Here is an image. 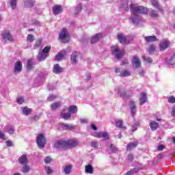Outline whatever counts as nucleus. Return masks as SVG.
<instances>
[{
  "label": "nucleus",
  "mask_w": 175,
  "mask_h": 175,
  "mask_svg": "<svg viewBox=\"0 0 175 175\" xmlns=\"http://www.w3.org/2000/svg\"><path fill=\"white\" fill-rule=\"evenodd\" d=\"M166 63L167 65H175V53H171L166 59Z\"/></svg>",
  "instance_id": "ddd939ff"
},
{
  "label": "nucleus",
  "mask_w": 175,
  "mask_h": 175,
  "mask_svg": "<svg viewBox=\"0 0 175 175\" xmlns=\"http://www.w3.org/2000/svg\"><path fill=\"white\" fill-rule=\"evenodd\" d=\"M142 58L144 61H146L148 64H151V62H152V59H151V57H146V56H143Z\"/></svg>",
  "instance_id": "603ef678"
},
{
  "label": "nucleus",
  "mask_w": 175,
  "mask_h": 175,
  "mask_svg": "<svg viewBox=\"0 0 175 175\" xmlns=\"http://www.w3.org/2000/svg\"><path fill=\"white\" fill-rule=\"evenodd\" d=\"M117 94H119L120 95L121 98H126V92H125V90L122 88H117L115 90Z\"/></svg>",
  "instance_id": "6ab92c4d"
},
{
  "label": "nucleus",
  "mask_w": 175,
  "mask_h": 175,
  "mask_svg": "<svg viewBox=\"0 0 175 175\" xmlns=\"http://www.w3.org/2000/svg\"><path fill=\"white\" fill-rule=\"evenodd\" d=\"M120 77H128L129 76H131V71L128 70H124L120 72Z\"/></svg>",
  "instance_id": "473e14b6"
},
{
  "label": "nucleus",
  "mask_w": 175,
  "mask_h": 175,
  "mask_svg": "<svg viewBox=\"0 0 175 175\" xmlns=\"http://www.w3.org/2000/svg\"><path fill=\"white\" fill-rule=\"evenodd\" d=\"M59 39L61 40L62 43H68V42L70 39V36H69V32L66 29H63L59 33Z\"/></svg>",
  "instance_id": "f03ea898"
},
{
  "label": "nucleus",
  "mask_w": 175,
  "mask_h": 175,
  "mask_svg": "<svg viewBox=\"0 0 175 175\" xmlns=\"http://www.w3.org/2000/svg\"><path fill=\"white\" fill-rule=\"evenodd\" d=\"M36 143L40 148H44V146H46V138H44L42 134L37 136Z\"/></svg>",
  "instance_id": "423d86ee"
},
{
  "label": "nucleus",
  "mask_w": 175,
  "mask_h": 175,
  "mask_svg": "<svg viewBox=\"0 0 175 175\" xmlns=\"http://www.w3.org/2000/svg\"><path fill=\"white\" fill-rule=\"evenodd\" d=\"M61 106L60 102H57L51 105V110H55V109H58Z\"/></svg>",
  "instance_id": "4c0bfd02"
},
{
  "label": "nucleus",
  "mask_w": 175,
  "mask_h": 175,
  "mask_svg": "<svg viewBox=\"0 0 175 175\" xmlns=\"http://www.w3.org/2000/svg\"><path fill=\"white\" fill-rule=\"evenodd\" d=\"M55 148H66V141L59 140L54 143Z\"/></svg>",
  "instance_id": "9d476101"
},
{
  "label": "nucleus",
  "mask_w": 175,
  "mask_h": 175,
  "mask_svg": "<svg viewBox=\"0 0 175 175\" xmlns=\"http://www.w3.org/2000/svg\"><path fill=\"white\" fill-rule=\"evenodd\" d=\"M140 124L138 122H135L134 124L131 126V131L136 132L137 131V126H139Z\"/></svg>",
  "instance_id": "ea45409f"
},
{
  "label": "nucleus",
  "mask_w": 175,
  "mask_h": 175,
  "mask_svg": "<svg viewBox=\"0 0 175 175\" xmlns=\"http://www.w3.org/2000/svg\"><path fill=\"white\" fill-rule=\"evenodd\" d=\"M171 116L175 117V105L172 108Z\"/></svg>",
  "instance_id": "13d9d810"
},
{
  "label": "nucleus",
  "mask_w": 175,
  "mask_h": 175,
  "mask_svg": "<svg viewBox=\"0 0 175 175\" xmlns=\"http://www.w3.org/2000/svg\"><path fill=\"white\" fill-rule=\"evenodd\" d=\"M80 122L81 124H87V122H88V120L87 119H81Z\"/></svg>",
  "instance_id": "e2e57ef3"
},
{
  "label": "nucleus",
  "mask_w": 175,
  "mask_h": 175,
  "mask_svg": "<svg viewBox=\"0 0 175 175\" xmlns=\"http://www.w3.org/2000/svg\"><path fill=\"white\" fill-rule=\"evenodd\" d=\"M44 162L45 163H50V162H51V157H46L45 159H44Z\"/></svg>",
  "instance_id": "6e6d98bb"
},
{
  "label": "nucleus",
  "mask_w": 175,
  "mask_h": 175,
  "mask_svg": "<svg viewBox=\"0 0 175 175\" xmlns=\"http://www.w3.org/2000/svg\"><path fill=\"white\" fill-rule=\"evenodd\" d=\"M0 139H1V140H5V135L2 131H0Z\"/></svg>",
  "instance_id": "680f3d73"
},
{
  "label": "nucleus",
  "mask_w": 175,
  "mask_h": 175,
  "mask_svg": "<svg viewBox=\"0 0 175 175\" xmlns=\"http://www.w3.org/2000/svg\"><path fill=\"white\" fill-rule=\"evenodd\" d=\"M128 159H129V161H133V156L132 154H129V155L128 156Z\"/></svg>",
  "instance_id": "338daca9"
},
{
  "label": "nucleus",
  "mask_w": 175,
  "mask_h": 175,
  "mask_svg": "<svg viewBox=\"0 0 175 175\" xmlns=\"http://www.w3.org/2000/svg\"><path fill=\"white\" fill-rule=\"evenodd\" d=\"M123 9L124 10H128L129 8H128V2H125L124 5L122 6Z\"/></svg>",
  "instance_id": "052dcab7"
},
{
  "label": "nucleus",
  "mask_w": 175,
  "mask_h": 175,
  "mask_svg": "<svg viewBox=\"0 0 175 175\" xmlns=\"http://www.w3.org/2000/svg\"><path fill=\"white\" fill-rule=\"evenodd\" d=\"M139 75H140V76H144V70H139Z\"/></svg>",
  "instance_id": "69168bd1"
},
{
  "label": "nucleus",
  "mask_w": 175,
  "mask_h": 175,
  "mask_svg": "<svg viewBox=\"0 0 175 175\" xmlns=\"http://www.w3.org/2000/svg\"><path fill=\"white\" fill-rule=\"evenodd\" d=\"M18 162L21 163V165H28L29 163L28 161V157H27V155L25 154H23L19 157Z\"/></svg>",
  "instance_id": "f3484780"
},
{
  "label": "nucleus",
  "mask_w": 175,
  "mask_h": 175,
  "mask_svg": "<svg viewBox=\"0 0 175 175\" xmlns=\"http://www.w3.org/2000/svg\"><path fill=\"white\" fill-rule=\"evenodd\" d=\"M85 173L86 174H92L94 173V167L91 165H87L85 167Z\"/></svg>",
  "instance_id": "393cba45"
},
{
  "label": "nucleus",
  "mask_w": 175,
  "mask_h": 175,
  "mask_svg": "<svg viewBox=\"0 0 175 175\" xmlns=\"http://www.w3.org/2000/svg\"><path fill=\"white\" fill-rule=\"evenodd\" d=\"M150 15L151 16V17H153V18H155V17H158V13L156 12L155 10H152L150 12Z\"/></svg>",
  "instance_id": "de8ad7c7"
},
{
  "label": "nucleus",
  "mask_w": 175,
  "mask_h": 175,
  "mask_svg": "<svg viewBox=\"0 0 175 175\" xmlns=\"http://www.w3.org/2000/svg\"><path fill=\"white\" fill-rule=\"evenodd\" d=\"M130 10L132 13L131 20L136 25H139L140 21H142V16L139 14H148V9L137 4H131Z\"/></svg>",
  "instance_id": "f257e3e1"
},
{
  "label": "nucleus",
  "mask_w": 175,
  "mask_h": 175,
  "mask_svg": "<svg viewBox=\"0 0 175 175\" xmlns=\"http://www.w3.org/2000/svg\"><path fill=\"white\" fill-rule=\"evenodd\" d=\"M64 57H65V51H60L56 55L55 57V61H62V59H64Z\"/></svg>",
  "instance_id": "5701e85b"
},
{
  "label": "nucleus",
  "mask_w": 175,
  "mask_h": 175,
  "mask_svg": "<svg viewBox=\"0 0 175 175\" xmlns=\"http://www.w3.org/2000/svg\"><path fill=\"white\" fill-rule=\"evenodd\" d=\"M53 14H55V16H57V14H60V13H62V6L55 5L53 8Z\"/></svg>",
  "instance_id": "412c9836"
},
{
  "label": "nucleus",
  "mask_w": 175,
  "mask_h": 175,
  "mask_svg": "<svg viewBox=\"0 0 175 175\" xmlns=\"http://www.w3.org/2000/svg\"><path fill=\"white\" fill-rule=\"evenodd\" d=\"M91 146L93 147L94 148H98V142H92L91 143Z\"/></svg>",
  "instance_id": "4d7b16f0"
},
{
  "label": "nucleus",
  "mask_w": 175,
  "mask_h": 175,
  "mask_svg": "<svg viewBox=\"0 0 175 175\" xmlns=\"http://www.w3.org/2000/svg\"><path fill=\"white\" fill-rule=\"evenodd\" d=\"M22 113L24 116H29L32 113V109L28 107H25L22 109Z\"/></svg>",
  "instance_id": "a878e982"
},
{
  "label": "nucleus",
  "mask_w": 175,
  "mask_h": 175,
  "mask_svg": "<svg viewBox=\"0 0 175 175\" xmlns=\"http://www.w3.org/2000/svg\"><path fill=\"white\" fill-rule=\"evenodd\" d=\"M57 98V95H55V94H52V95H50L47 99L49 102H51V100H54V99H56Z\"/></svg>",
  "instance_id": "3c124183"
},
{
  "label": "nucleus",
  "mask_w": 175,
  "mask_h": 175,
  "mask_svg": "<svg viewBox=\"0 0 175 175\" xmlns=\"http://www.w3.org/2000/svg\"><path fill=\"white\" fill-rule=\"evenodd\" d=\"M167 101L169 103H175V97L174 96H170L167 98Z\"/></svg>",
  "instance_id": "a18cd8bd"
},
{
  "label": "nucleus",
  "mask_w": 175,
  "mask_h": 175,
  "mask_svg": "<svg viewBox=\"0 0 175 175\" xmlns=\"http://www.w3.org/2000/svg\"><path fill=\"white\" fill-rule=\"evenodd\" d=\"M103 38V34L99 33L97 34H95L91 39V43L92 44H95L97 42H99L100 38Z\"/></svg>",
  "instance_id": "dca6fc26"
},
{
  "label": "nucleus",
  "mask_w": 175,
  "mask_h": 175,
  "mask_svg": "<svg viewBox=\"0 0 175 175\" xmlns=\"http://www.w3.org/2000/svg\"><path fill=\"white\" fill-rule=\"evenodd\" d=\"M21 70H23V63L17 61L14 64V72L17 75V73H21Z\"/></svg>",
  "instance_id": "1a4fd4ad"
},
{
  "label": "nucleus",
  "mask_w": 175,
  "mask_h": 175,
  "mask_svg": "<svg viewBox=\"0 0 175 175\" xmlns=\"http://www.w3.org/2000/svg\"><path fill=\"white\" fill-rule=\"evenodd\" d=\"M118 39L120 43H122V44H128V43H129V41H128V37L124 36L123 33H118Z\"/></svg>",
  "instance_id": "9b49d317"
},
{
  "label": "nucleus",
  "mask_w": 175,
  "mask_h": 175,
  "mask_svg": "<svg viewBox=\"0 0 175 175\" xmlns=\"http://www.w3.org/2000/svg\"><path fill=\"white\" fill-rule=\"evenodd\" d=\"M147 102V94L146 93H142L139 98V104L144 105Z\"/></svg>",
  "instance_id": "bb28decb"
},
{
  "label": "nucleus",
  "mask_w": 175,
  "mask_h": 175,
  "mask_svg": "<svg viewBox=\"0 0 175 175\" xmlns=\"http://www.w3.org/2000/svg\"><path fill=\"white\" fill-rule=\"evenodd\" d=\"M68 113L70 114H76L77 113V106L71 105L68 107Z\"/></svg>",
  "instance_id": "7c9ffc66"
},
{
  "label": "nucleus",
  "mask_w": 175,
  "mask_h": 175,
  "mask_svg": "<svg viewBox=\"0 0 175 175\" xmlns=\"http://www.w3.org/2000/svg\"><path fill=\"white\" fill-rule=\"evenodd\" d=\"M5 143L8 147H12L13 146V142L11 141H6Z\"/></svg>",
  "instance_id": "bf43d9fd"
},
{
  "label": "nucleus",
  "mask_w": 175,
  "mask_h": 175,
  "mask_svg": "<svg viewBox=\"0 0 175 175\" xmlns=\"http://www.w3.org/2000/svg\"><path fill=\"white\" fill-rule=\"evenodd\" d=\"M32 65H33V60L29 59L27 62V69H31L32 68Z\"/></svg>",
  "instance_id": "49530a36"
},
{
  "label": "nucleus",
  "mask_w": 175,
  "mask_h": 175,
  "mask_svg": "<svg viewBox=\"0 0 175 175\" xmlns=\"http://www.w3.org/2000/svg\"><path fill=\"white\" fill-rule=\"evenodd\" d=\"M10 3L12 9H16V6L17 5V0H10Z\"/></svg>",
  "instance_id": "79ce46f5"
},
{
  "label": "nucleus",
  "mask_w": 175,
  "mask_h": 175,
  "mask_svg": "<svg viewBox=\"0 0 175 175\" xmlns=\"http://www.w3.org/2000/svg\"><path fill=\"white\" fill-rule=\"evenodd\" d=\"M1 39L5 43H9L14 40L13 36H12V33H10V31L9 30H3L1 31Z\"/></svg>",
  "instance_id": "7ed1b4c3"
},
{
  "label": "nucleus",
  "mask_w": 175,
  "mask_h": 175,
  "mask_svg": "<svg viewBox=\"0 0 175 175\" xmlns=\"http://www.w3.org/2000/svg\"><path fill=\"white\" fill-rule=\"evenodd\" d=\"M25 6H26V8H32V6H33V2L32 0H27L25 1Z\"/></svg>",
  "instance_id": "58836bf2"
},
{
  "label": "nucleus",
  "mask_w": 175,
  "mask_h": 175,
  "mask_svg": "<svg viewBox=\"0 0 175 175\" xmlns=\"http://www.w3.org/2000/svg\"><path fill=\"white\" fill-rule=\"evenodd\" d=\"M79 146V140L77 139H70L66 141V148H75Z\"/></svg>",
  "instance_id": "6e6552de"
},
{
  "label": "nucleus",
  "mask_w": 175,
  "mask_h": 175,
  "mask_svg": "<svg viewBox=\"0 0 175 175\" xmlns=\"http://www.w3.org/2000/svg\"><path fill=\"white\" fill-rule=\"evenodd\" d=\"M27 42H33V36L32 34H29L27 37Z\"/></svg>",
  "instance_id": "864d4df0"
},
{
  "label": "nucleus",
  "mask_w": 175,
  "mask_h": 175,
  "mask_svg": "<svg viewBox=\"0 0 175 175\" xmlns=\"http://www.w3.org/2000/svg\"><path fill=\"white\" fill-rule=\"evenodd\" d=\"M81 12V5H79L76 8L75 11V14H79Z\"/></svg>",
  "instance_id": "8fccbe9b"
},
{
  "label": "nucleus",
  "mask_w": 175,
  "mask_h": 175,
  "mask_svg": "<svg viewBox=\"0 0 175 175\" xmlns=\"http://www.w3.org/2000/svg\"><path fill=\"white\" fill-rule=\"evenodd\" d=\"M91 135L94 136V137H97V139H103V140L105 141L109 140V139L110 138L109 133L106 131L100 133L94 132L91 133Z\"/></svg>",
  "instance_id": "39448f33"
},
{
  "label": "nucleus",
  "mask_w": 175,
  "mask_h": 175,
  "mask_svg": "<svg viewBox=\"0 0 175 175\" xmlns=\"http://www.w3.org/2000/svg\"><path fill=\"white\" fill-rule=\"evenodd\" d=\"M136 147H137V142L129 144L126 150L127 151H131V150H133V148H136Z\"/></svg>",
  "instance_id": "c756f323"
},
{
  "label": "nucleus",
  "mask_w": 175,
  "mask_h": 175,
  "mask_svg": "<svg viewBox=\"0 0 175 175\" xmlns=\"http://www.w3.org/2000/svg\"><path fill=\"white\" fill-rule=\"evenodd\" d=\"M144 40H146V42L148 43H151V42H157V40H158L157 36H144Z\"/></svg>",
  "instance_id": "b1692460"
},
{
  "label": "nucleus",
  "mask_w": 175,
  "mask_h": 175,
  "mask_svg": "<svg viewBox=\"0 0 175 175\" xmlns=\"http://www.w3.org/2000/svg\"><path fill=\"white\" fill-rule=\"evenodd\" d=\"M151 3L154 6V8H156V9H158L160 12H162V8L161 7V5H159L158 0H151Z\"/></svg>",
  "instance_id": "cd10ccee"
},
{
  "label": "nucleus",
  "mask_w": 175,
  "mask_h": 175,
  "mask_svg": "<svg viewBox=\"0 0 175 175\" xmlns=\"http://www.w3.org/2000/svg\"><path fill=\"white\" fill-rule=\"evenodd\" d=\"M60 129H63L64 131H66L68 129H75V126L72 124H66L64 123H61L59 124Z\"/></svg>",
  "instance_id": "4be33fe9"
},
{
  "label": "nucleus",
  "mask_w": 175,
  "mask_h": 175,
  "mask_svg": "<svg viewBox=\"0 0 175 175\" xmlns=\"http://www.w3.org/2000/svg\"><path fill=\"white\" fill-rule=\"evenodd\" d=\"M129 107L132 117H135V114H136V103L133 100H130Z\"/></svg>",
  "instance_id": "4468645a"
},
{
  "label": "nucleus",
  "mask_w": 175,
  "mask_h": 175,
  "mask_svg": "<svg viewBox=\"0 0 175 175\" xmlns=\"http://www.w3.org/2000/svg\"><path fill=\"white\" fill-rule=\"evenodd\" d=\"M4 131L5 132L9 133V135H13V133H14V127L10 124H7L4 127Z\"/></svg>",
  "instance_id": "aec40b11"
},
{
  "label": "nucleus",
  "mask_w": 175,
  "mask_h": 175,
  "mask_svg": "<svg viewBox=\"0 0 175 175\" xmlns=\"http://www.w3.org/2000/svg\"><path fill=\"white\" fill-rule=\"evenodd\" d=\"M132 64L133 66H135V68H140L142 66V62H140V59H139V57H137V56H133L132 59Z\"/></svg>",
  "instance_id": "2eb2a0df"
},
{
  "label": "nucleus",
  "mask_w": 175,
  "mask_h": 175,
  "mask_svg": "<svg viewBox=\"0 0 175 175\" xmlns=\"http://www.w3.org/2000/svg\"><path fill=\"white\" fill-rule=\"evenodd\" d=\"M159 46L161 51H163L170 46V42L167 40H163L160 42Z\"/></svg>",
  "instance_id": "f8f14e48"
},
{
  "label": "nucleus",
  "mask_w": 175,
  "mask_h": 175,
  "mask_svg": "<svg viewBox=\"0 0 175 175\" xmlns=\"http://www.w3.org/2000/svg\"><path fill=\"white\" fill-rule=\"evenodd\" d=\"M61 117L64 118V120H70V113L69 112H62Z\"/></svg>",
  "instance_id": "f704fd0d"
},
{
  "label": "nucleus",
  "mask_w": 175,
  "mask_h": 175,
  "mask_svg": "<svg viewBox=\"0 0 175 175\" xmlns=\"http://www.w3.org/2000/svg\"><path fill=\"white\" fill-rule=\"evenodd\" d=\"M126 175H132L133 174V171H129L126 173Z\"/></svg>",
  "instance_id": "774afa93"
},
{
  "label": "nucleus",
  "mask_w": 175,
  "mask_h": 175,
  "mask_svg": "<svg viewBox=\"0 0 175 175\" xmlns=\"http://www.w3.org/2000/svg\"><path fill=\"white\" fill-rule=\"evenodd\" d=\"M116 125L117 128H120V129H122L123 131H125V129H126V126H124L122 120H117L116 122Z\"/></svg>",
  "instance_id": "2f4dec72"
},
{
  "label": "nucleus",
  "mask_w": 175,
  "mask_h": 175,
  "mask_svg": "<svg viewBox=\"0 0 175 175\" xmlns=\"http://www.w3.org/2000/svg\"><path fill=\"white\" fill-rule=\"evenodd\" d=\"M150 129H152V131H156V129H158V124L157 123V122H151L150 123Z\"/></svg>",
  "instance_id": "c9c22d12"
},
{
  "label": "nucleus",
  "mask_w": 175,
  "mask_h": 175,
  "mask_svg": "<svg viewBox=\"0 0 175 175\" xmlns=\"http://www.w3.org/2000/svg\"><path fill=\"white\" fill-rule=\"evenodd\" d=\"M110 150L112 151V152H117V148H116V146H114L113 144H111Z\"/></svg>",
  "instance_id": "5fc2aeb1"
},
{
  "label": "nucleus",
  "mask_w": 175,
  "mask_h": 175,
  "mask_svg": "<svg viewBox=\"0 0 175 175\" xmlns=\"http://www.w3.org/2000/svg\"><path fill=\"white\" fill-rule=\"evenodd\" d=\"M45 172H46V174H52L53 170L50 167H46Z\"/></svg>",
  "instance_id": "09e8293b"
},
{
  "label": "nucleus",
  "mask_w": 175,
  "mask_h": 175,
  "mask_svg": "<svg viewBox=\"0 0 175 175\" xmlns=\"http://www.w3.org/2000/svg\"><path fill=\"white\" fill-rule=\"evenodd\" d=\"M53 72L55 75H59V73H62V72H64V68L60 67L59 64H55L53 66Z\"/></svg>",
  "instance_id": "a211bd4d"
},
{
  "label": "nucleus",
  "mask_w": 175,
  "mask_h": 175,
  "mask_svg": "<svg viewBox=\"0 0 175 175\" xmlns=\"http://www.w3.org/2000/svg\"><path fill=\"white\" fill-rule=\"evenodd\" d=\"M38 61H44L47 58V55L43 52H40L37 56Z\"/></svg>",
  "instance_id": "c85d7f7f"
},
{
  "label": "nucleus",
  "mask_w": 175,
  "mask_h": 175,
  "mask_svg": "<svg viewBox=\"0 0 175 175\" xmlns=\"http://www.w3.org/2000/svg\"><path fill=\"white\" fill-rule=\"evenodd\" d=\"M70 59L72 65H77V62H79V59H81V54L79 52H74L71 55Z\"/></svg>",
  "instance_id": "0eeeda50"
},
{
  "label": "nucleus",
  "mask_w": 175,
  "mask_h": 175,
  "mask_svg": "<svg viewBox=\"0 0 175 175\" xmlns=\"http://www.w3.org/2000/svg\"><path fill=\"white\" fill-rule=\"evenodd\" d=\"M50 50H51V46H47L42 50V53L47 55L49 53H50Z\"/></svg>",
  "instance_id": "37998d69"
},
{
  "label": "nucleus",
  "mask_w": 175,
  "mask_h": 175,
  "mask_svg": "<svg viewBox=\"0 0 175 175\" xmlns=\"http://www.w3.org/2000/svg\"><path fill=\"white\" fill-rule=\"evenodd\" d=\"M64 172L66 174H70V172H72V165H66Z\"/></svg>",
  "instance_id": "72a5a7b5"
},
{
  "label": "nucleus",
  "mask_w": 175,
  "mask_h": 175,
  "mask_svg": "<svg viewBox=\"0 0 175 175\" xmlns=\"http://www.w3.org/2000/svg\"><path fill=\"white\" fill-rule=\"evenodd\" d=\"M31 170V167L28 165L27 164H25L23 165V167L22 169L23 173H28Z\"/></svg>",
  "instance_id": "e433bc0d"
},
{
  "label": "nucleus",
  "mask_w": 175,
  "mask_h": 175,
  "mask_svg": "<svg viewBox=\"0 0 175 175\" xmlns=\"http://www.w3.org/2000/svg\"><path fill=\"white\" fill-rule=\"evenodd\" d=\"M41 44H42V42H40V40H38V41L36 42V47H39Z\"/></svg>",
  "instance_id": "0e129e2a"
},
{
  "label": "nucleus",
  "mask_w": 175,
  "mask_h": 175,
  "mask_svg": "<svg viewBox=\"0 0 175 175\" xmlns=\"http://www.w3.org/2000/svg\"><path fill=\"white\" fill-rule=\"evenodd\" d=\"M16 102L17 103H18V105H23V102H25V99H24V97H18L16 98Z\"/></svg>",
  "instance_id": "c03bdc74"
},
{
  "label": "nucleus",
  "mask_w": 175,
  "mask_h": 175,
  "mask_svg": "<svg viewBox=\"0 0 175 175\" xmlns=\"http://www.w3.org/2000/svg\"><path fill=\"white\" fill-rule=\"evenodd\" d=\"M111 51L113 55L116 57L118 59H120V58L122 57V55L125 54V51L124 49H119L118 46H113L111 47Z\"/></svg>",
  "instance_id": "20e7f679"
},
{
  "label": "nucleus",
  "mask_w": 175,
  "mask_h": 175,
  "mask_svg": "<svg viewBox=\"0 0 175 175\" xmlns=\"http://www.w3.org/2000/svg\"><path fill=\"white\" fill-rule=\"evenodd\" d=\"M148 52L149 53V54H154V53H155V46L150 45L148 48Z\"/></svg>",
  "instance_id": "a19ab883"
}]
</instances>
